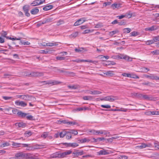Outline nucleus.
<instances>
[{
	"instance_id": "nucleus-22",
	"label": "nucleus",
	"mask_w": 159,
	"mask_h": 159,
	"mask_svg": "<svg viewBox=\"0 0 159 159\" xmlns=\"http://www.w3.org/2000/svg\"><path fill=\"white\" fill-rule=\"evenodd\" d=\"M39 11V9L37 7H35L30 12L33 15H35L38 13Z\"/></svg>"
},
{
	"instance_id": "nucleus-38",
	"label": "nucleus",
	"mask_w": 159,
	"mask_h": 159,
	"mask_svg": "<svg viewBox=\"0 0 159 159\" xmlns=\"http://www.w3.org/2000/svg\"><path fill=\"white\" fill-rule=\"evenodd\" d=\"M148 146V145L145 143H142L140 145L138 146V147L140 148V149H142Z\"/></svg>"
},
{
	"instance_id": "nucleus-48",
	"label": "nucleus",
	"mask_w": 159,
	"mask_h": 159,
	"mask_svg": "<svg viewBox=\"0 0 159 159\" xmlns=\"http://www.w3.org/2000/svg\"><path fill=\"white\" fill-rule=\"evenodd\" d=\"M153 39L152 40H148L146 42V44L148 45H149L152 44L154 43Z\"/></svg>"
},
{
	"instance_id": "nucleus-30",
	"label": "nucleus",
	"mask_w": 159,
	"mask_h": 159,
	"mask_svg": "<svg viewBox=\"0 0 159 159\" xmlns=\"http://www.w3.org/2000/svg\"><path fill=\"white\" fill-rule=\"evenodd\" d=\"M139 33L138 32L134 31L131 32L130 34V36H136L139 35Z\"/></svg>"
},
{
	"instance_id": "nucleus-5",
	"label": "nucleus",
	"mask_w": 159,
	"mask_h": 159,
	"mask_svg": "<svg viewBox=\"0 0 159 159\" xmlns=\"http://www.w3.org/2000/svg\"><path fill=\"white\" fill-rule=\"evenodd\" d=\"M120 59H122L125 61H132V58L129 57L128 56L124 54H120Z\"/></svg>"
},
{
	"instance_id": "nucleus-2",
	"label": "nucleus",
	"mask_w": 159,
	"mask_h": 159,
	"mask_svg": "<svg viewBox=\"0 0 159 159\" xmlns=\"http://www.w3.org/2000/svg\"><path fill=\"white\" fill-rule=\"evenodd\" d=\"M117 99L116 97L112 96H110L105 97L101 99L102 101H109L111 102H113Z\"/></svg>"
},
{
	"instance_id": "nucleus-14",
	"label": "nucleus",
	"mask_w": 159,
	"mask_h": 159,
	"mask_svg": "<svg viewBox=\"0 0 159 159\" xmlns=\"http://www.w3.org/2000/svg\"><path fill=\"white\" fill-rule=\"evenodd\" d=\"M158 27L157 25H153L151 27H149L145 28L144 30L146 31H152L157 30Z\"/></svg>"
},
{
	"instance_id": "nucleus-53",
	"label": "nucleus",
	"mask_w": 159,
	"mask_h": 159,
	"mask_svg": "<svg viewBox=\"0 0 159 159\" xmlns=\"http://www.w3.org/2000/svg\"><path fill=\"white\" fill-rule=\"evenodd\" d=\"M65 57H62L57 56L56 57V59L58 60H62L65 59Z\"/></svg>"
},
{
	"instance_id": "nucleus-11",
	"label": "nucleus",
	"mask_w": 159,
	"mask_h": 159,
	"mask_svg": "<svg viewBox=\"0 0 159 159\" xmlns=\"http://www.w3.org/2000/svg\"><path fill=\"white\" fill-rule=\"evenodd\" d=\"M23 9L25 13V15L28 17L29 16L30 14L28 11L30 9V6L28 5H25L23 7Z\"/></svg>"
},
{
	"instance_id": "nucleus-37",
	"label": "nucleus",
	"mask_w": 159,
	"mask_h": 159,
	"mask_svg": "<svg viewBox=\"0 0 159 159\" xmlns=\"http://www.w3.org/2000/svg\"><path fill=\"white\" fill-rule=\"evenodd\" d=\"M78 33L77 32H76L71 34L70 36V37L75 38L78 36Z\"/></svg>"
},
{
	"instance_id": "nucleus-61",
	"label": "nucleus",
	"mask_w": 159,
	"mask_h": 159,
	"mask_svg": "<svg viewBox=\"0 0 159 159\" xmlns=\"http://www.w3.org/2000/svg\"><path fill=\"white\" fill-rule=\"evenodd\" d=\"M16 125L18 126L19 127H22L23 125V124L22 123H16Z\"/></svg>"
},
{
	"instance_id": "nucleus-26",
	"label": "nucleus",
	"mask_w": 159,
	"mask_h": 159,
	"mask_svg": "<svg viewBox=\"0 0 159 159\" xmlns=\"http://www.w3.org/2000/svg\"><path fill=\"white\" fill-rule=\"evenodd\" d=\"M90 141V140L88 138H85L83 139H81L79 140L81 143H84L86 142H88Z\"/></svg>"
},
{
	"instance_id": "nucleus-41",
	"label": "nucleus",
	"mask_w": 159,
	"mask_h": 159,
	"mask_svg": "<svg viewBox=\"0 0 159 159\" xmlns=\"http://www.w3.org/2000/svg\"><path fill=\"white\" fill-rule=\"evenodd\" d=\"M142 71L143 72H147L150 70V69L148 68L144 67L141 68Z\"/></svg>"
},
{
	"instance_id": "nucleus-25",
	"label": "nucleus",
	"mask_w": 159,
	"mask_h": 159,
	"mask_svg": "<svg viewBox=\"0 0 159 159\" xmlns=\"http://www.w3.org/2000/svg\"><path fill=\"white\" fill-rule=\"evenodd\" d=\"M89 93L91 94L96 95L101 94L102 93V92L99 91L94 90L90 91Z\"/></svg>"
},
{
	"instance_id": "nucleus-59",
	"label": "nucleus",
	"mask_w": 159,
	"mask_h": 159,
	"mask_svg": "<svg viewBox=\"0 0 159 159\" xmlns=\"http://www.w3.org/2000/svg\"><path fill=\"white\" fill-rule=\"evenodd\" d=\"M115 63L113 61H107V63L106 64L107 65H114L115 64Z\"/></svg>"
},
{
	"instance_id": "nucleus-36",
	"label": "nucleus",
	"mask_w": 159,
	"mask_h": 159,
	"mask_svg": "<svg viewBox=\"0 0 159 159\" xmlns=\"http://www.w3.org/2000/svg\"><path fill=\"white\" fill-rule=\"evenodd\" d=\"M48 133L47 132H44L42 135L41 137L43 138L44 139H45L48 136Z\"/></svg>"
},
{
	"instance_id": "nucleus-19",
	"label": "nucleus",
	"mask_w": 159,
	"mask_h": 159,
	"mask_svg": "<svg viewBox=\"0 0 159 159\" xmlns=\"http://www.w3.org/2000/svg\"><path fill=\"white\" fill-rule=\"evenodd\" d=\"M53 6L52 5H47L43 8V10L44 11H47L50 10L52 8Z\"/></svg>"
},
{
	"instance_id": "nucleus-46",
	"label": "nucleus",
	"mask_w": 159,
	"mask_h": 159,
	"mask_svg": "<svg viewBox=\"0 0 159 159\" xmlns=\"http://www.w3.org/2000/svg\"><path fill=\"white\" fill-rule=\"evenodd\" d=\"M153 39L154 42L159 41V36L154 37L153 38Z\"/></svg>"
},
{
	"instance_id": "nucleus-32",
	"label": "nucleus",
	"mask_w": 159,
	"mask_h": 159,
	"mask_svg": "<svg viewBox=\"0 0 159 159\" xmlns=\"http://www.w3.org/2000/svg\"><path fill=\"white\" fill-rule=\"evenodd\" d=\"M131 29L129 28H125L123 29V31L124 33L128 34L130 32Z\"/></svg>"
},
{
	"instance_id": "nucleus-29",
	"label": "nucleus",
	"mask_w": 159,
	"mask_h": 159,
	"mask_svg": "<svg viewBox=\"0 0 159 159\" xmlns=\"http://www.w3.org/2000/svg\"><path fill=\"white\" fill-rule=\"evenodd\" d=\"M79 145L76 143H70L68 144V146L69 147H71L73 148H75V147L78 146Z\"/></svg>"
},
{
	"instance_id": "nucleus-27",
	"label": "nucleus",
	"mask_w": 159,
	"mask_h": 159,
	"mask_svg": "<svg viewBox=\"0 0 159 159\" xmlns=\"http://www.w3.org/2000/svg\"><path fill=\"white\" fill-rule=\"evenodd\" d=\"M13 143L12 144L13 147L15 148H19L20 147V145H21V143H15L14 142H12Z\"/></svg>"
},
{
	"instance_id": "nucleus-54",
	"label": "nucleus",
	"mask_w": 159,
	"mask_h": 159,
	"mask_svg": "<svg viewBox=\"0 0 159 159\" xmlns=\"http://www.w3.org/2000/svg\"><path fill=\"white\" fill-rule=\"evenodd\" d=\"M27 119L29 120H32L33 118V116L31 115H27L26 116Z\"/></svg>"
},
{
	"instance_id": "nucleus-63",
	"label": "nucleus",
	"mask_w": 159,
	"mask_h": 159,
	"mask_svg": "<svg viewBox=\"0 0 159 159\" xmlns=\"http://www.w3.org/2000/svg\"><path fill=\"white\" fill-rule=\"evenodd\" d=\"M128 157L125 155H120V159H127Z\"/></svg>"
},
{
	"instance_id": "nucleus-45",
	"label": "nucleus",
	"mask_w": 159,
	"mask_h": 159,
	"mask_svg": "<svg viewBox=\"0 0 159 159\" xmlns=\"http://www.w3.org/2000/svg\"><path fill=\"white\" fill-rule=\"evenodd\" d=\"M88 109V108L86 107H84L79 108L77 109V110L79 111H81L83 110H86Z\"/></svg>"
},
{
	"instance_id": "nucleus-12",
	"label": "nucleus",
	"mask_w": 159,
	"mask_h": 159,
	"mask_svg": "<svg viewBox=\"0 0 159 159\" xmlns=\"http://www.w3.org/2000/svg\"><path fill=\"white\" fill-rule=\"evenodd\" d=\"M133 16V14L130 11H129L124 15L120 16V19L124 17H126L128 18H131Z\"/></svg>"
},
{
	"instance_id": "nucleus-3",
	"label": "nucleus",
	"mask_w": 159,
	"mask_h": 159,
	"mask_svg": "<svg viewBox=\"0 0 159 159\" xmlns=\"http://www.w3.org/2000/svg\"><path fill=\"white\" fill-rule=\"evenodd\" d=\"M22 99L25 101H35V98L34 97L27 95H24Z\"/></svg>"
},
{
	"instance_id": "nucleus-15",
	"label": "nucleus",
	"mask_w": 159,
	"mask_h": 159,
	"mask_svg": "<svg viewBox=\"0 0 159 159\" xmlns=\"http://www.w3.org/2000/svg\"><path fill=\"white\" fill-rule=\"evenodd\" d=\"M16 105L22 107H26L27 104L25 102L23 101H16L15 102Z\"/></svg>"
},
{
	"instance_id": "nucleus-9",
	"label": "nucleus",
	"mask_w": 159,
	"mask_h": 159,
	"mask_svg": "<svg viewBox=\"0 0 159 159\" xmlns=\"http://www.w3.org/2000/svg\"><path fill=\"white\" fill-rule=\"evenodd\" d=\"M43 72H32L30 74V77L40 76L43 75Z\"/></svg>"
},
{
	"instance_id": "nucleus-23",
	"label": "nucleus",
	"mask_w": 159,
	"mask_h": 159,
	"mask_svg": "<svg viewBox=\"0 0 159 159\" xmlns=\"http://www.w3.org/2000/svg\"><path fill=\"white\" fill-rule=\"evenodd\" d=\"M104 74L107 76H112L114 75L113 72L111 70L107 71L104 73Z\"/></svg>"
},
{
	"instance_id": "nucleus-58",
	"label": "nucleus",
	"mask_w": 159,
	"mask_h": 159,
	"mask_svg": "<svg viewBox=\"0 0 159 159\" xmlns=\"http://www.w3.org/2000/svg\"><path fill=\"white\" fill-rule=\"evenodd\" d=\"M64 132L66 134V135L67 134H71L72 133V129L64 131Z\"/></svg>"
},
{
	"instance_id": "nucleus-8",
	"label": "nucleus",
	"mask_w": 159,
	"mask_h": 159,
	"mask_svg": "<svg viewBox=\"0 0 159 159\" xmlns=\"http://www.w3.org/2000/svg\"><path fill=\"white\" fill-rule=\"evenodd\" d=\"M144 76L152 80H159V77L153 74H150V75H145Z\"/></svg>"
},
{
	"instance_id": "nucleus-20",
	"label": "nucleus",
	"mask_w": 159,
	"mask_h": 159,
	"mask_svg": "<svg viewBox=\"0 0 159 159\" xmlns=\"http://www.w3.org/2000/svg\"><path fill=\"white\" fill-rule=\"evenodd\" d=\"M48 47H52L53 46H57L58 45V43L52 41L51 42L48 43Z\"/></svg>"
},
{
	"instance_id": "nucleus-47",
	"label": "nucleus",
	"mask_w": 159,
	"mask_h": 159,
	"mask_svg": "<svg viewBox=\"0 0 159 159\" xmlns=\"http://www.w3.org/2000/svg\"><path fill=\"white\" fill-rule=\"evenodd\" d=\"M1 34L2 37H6V36L7 34V33L5 31H2V32L1 33Z\"/></svg>"
},
{
	"instance_id": "nucleus-21",
	"label": "nucleus",
	"mask_w": 159,
	"mask_h": 159,
	"mask_svg": "<svg viewBox=\"0 0 159 159\" xmlns=\"http://www.w3.org/2000/svg\"><path fill=\"white\" fill-rule=\"evenodd\" d=\"M15 156L16 158H22L25 157V155L22 152H18L15 155Z\"/></svg>"
},
{
	"instance_id": "nucleus-44",
	"label": "nucleus",
	"mask_w": 159,
	"mask_h": 159,
	"mask_svg": "<svg viewBox=\"0 0 159 159\" xmlns=\"http://www.w3.org/2000/svg\"><path fill=\"white\" fill-rule=\"evenodd\" d=\"M153 83L149 82H143L142 83V84L143 85L150 86Z\"/></svg>"
},
{
	"instance_id": "nucleus-35",
	"label": "nucleus",
	"mask_w": 159,
	"mask_h": 159,
	"mask_svg": "<svg viewBox=\"0 0 159 159\" xmlns=\"http://www.w3.org/2000/svg\"><path fill=\"white\" fill-rule=\"evenodd\" d=\"M10 145V144L8 142H5L3 143L1 145V147L2 148H3L6 146H8Z\"/></svg>"
},
{
	"instance_id": "nucleus-4",
	"label": "nucleus",
	"mask_w": 159,
	"mask_h": 159,
	"mask_svg": "<svg viewBox=\"0 0 159 159\" xmlns=\"http://www.w3.org/2000/svg\"><path fill=\"white\" fill-rule=\"evenodd\" d=\"M72 151L71 150H69L66 151L65 152L60 153L59 152V157L60 158H63L66 157L67 155H69L72 153Z\"/></svg>"
},
{
	"instance_id": "nucleus-13",
	"label": "nucleus",
	"mask_w": 159,
	"mask_h": 159,
	"mask_svg": "<svg viewBox=\"0 0 159 159\" xmlns=\"http://www.w3.org/2000/svg\"><path fill=\"white\" fill-rule=\"evenodd\" d=\"M43 82L45 84H51V85L58 84L60 83V82L55 80H49L48 81H44Z\"/></svg>"
},
{
	"instance_id": "nucleus-10",
	"label": "nucleus",
	"mask_w": 159,
	"mask_h": 159,
	"mask_svg": "<svg viewBox=\"0 0 159 159\" xmlns=\"http://www.w3.org/2000/svg\"><path fill=\"white\" fill-rule=\"evenodd\" d=\"M144 99L148 100H155L157 98L152 97L151 95H143L142 98Z\"/></svg>"
},
{
	"instance_id": "nucleus-16",
	"label": "nucleus",
	"mask_w": 159,
	"mask_h": 159,
	"mask_svg": "<svg viewBox=\"0 0 159 159\" xmlns=\"http://www.w3.org/2000/svg\"><path fill=\"white\" fill-rule=\"evenodd\" d=\"M51 158H60L59 152H56L50 155Z\"/></svg>"
},
{
	"instance_id": "nucleus-42",
	"label": "nucleus",
	"mask_w": 159,
	"mask_h": 159,
	"mask_svg": "<svg viewBox=\"0 0 159 159\" xmlns=\"http://www.w3.org/2000/svg\"><path fill=\"white\" fill-rule=\"evenodd\" d=\"M83 99L84 100H91L92 99V97L91 96H85L83 97Z\"/></svg>"
},
{
	"instance_id": "nucleus-64",
	"label": "nucleus",
	"mask_w": 159,
	"mask_h": 159,
	"mask_svg": "<svg viewBox=\"0 0 159 159\" xmlns=\"http://www.w3.org/2000/svg\"><path fill=\"white\" fill-rule=\"evenodd\" d=\"M152 53H153L155 55L159 54V50H154L152 52Z\"/></svg>"
},
{
	"instance_id": "nucleus-39",
	"label": "nucleus",
	"mask_w": 159,
	"mask_h": 159,
	"mask_svg": "<svg viewBox=\"0 0 159 159\" xmlns=\"http://www.w3.org/2000/svg\"><path fill=\"white\" fill-rule=\"evenodd\" d=\"M59 134L61 138H63L66 135V134L65 132L64 131L60 132Z\"/></svg>"
},
{
	"instance_id": "nucleus-34",
	"label": "nucleus",
	"mask_w": 159,
	"mask_h": 159,
	"mask_svg": "<svg viewBox=\"0 0 159 159\" xmlns=\"http://www.w3.org/2000/svg\"><path fill=\"white\" fill-rule=\"evenodd\" d=\"M20 42L22 45H29L30 44V43L28 41H24L23 40H21Z\"/></svg>"
},
{
	"instance_id": "nucleus-40",
	"label": "nucleus",
	"mask_w": 159,
	"mask_h": 159,
	"mask_svg": "<svg viewBox=\"0 0 159 159\" xmlns=\"http://www.w3.org/2000/svg\"><path fill=\"white\" fill-rule=\"evenodd\" d=\"M30 73L28 72L25 71L22 72V75L23 76H27L30 77Z\"/></svg>"
},
{
	"instance_id": "nucleus-62",
	"label": "nucleus",
	"mask_w": 159,
	"mask_h": 159,
	"mask_svg": "<svg viewBox=\"0 0 159 159\" xmlns=\"http://www.w3.org/2000/svg\"><path fill=\"white\" fill-rule=\"evenodd\" d=\"M111 2H105L103 3V6H109L110 5Z\"/></svg>"
},
{
	"instance_id": "nucleus-57",
	"label": "nucleus",
	"mask_w": 159,
	"mask_h": 159,
	"mask_svg": "<svg viewBox=\"0 0 159 159\" xmlns=\"http://www.w3.org/2000/svg\"><path fill=\"white\" fill-rule=\"evenodd\" d=\"M2 98L5 100H8L11 98V97L8 96H3Z\"/></svg>"
},
{
	"instance_id": "nucleus-18",
	"label": "nucleus",
	"mask_w": 159,
	"mask_h": 159,
	"mask_svg": "<svg viewBox=\"0 0 159 159\" xmlns=\"http://www.w3.org/2000/svg\"><path fill=\"white\" fill-rule=\"evenodd\" d=\"M28 114L24 113L21 111H19L17 113L18 116L20 117L24 118Z\"/></svg>"
},
{
	"instance_id": "nucleus-50",
	"label": "nucleus",
	"mask_w": 159,
	"mask_h": 159,
	"mask_svg": "<svg viewBox=\"0 0 159 159\" xmlns=\"http://www.w3.org/2000/svg\"><path fill=\"white\" fill-rule=\"evenodd\" d=\"M93 30H86L84 31V32L83 33L84 34H86L89 33L90 32H93Z\"/></svg>"
},
{
	"instance_id": "nucleus-31",
	"label": "nucleus",
	"mask_w": 159,
	"mask_h": 159,
	"mask_svg": "<svg viewBox=\"0 0 159 159\" xmlns=\"http://www.w3.org/2000/svg\"><path fill=\"white\" fill-rule=\"evenodd\" d=\"M84 154V151H81L79 152H77L74 153L75 155L77 157L81 156Z\"/></svg>"
},
{
	"instance_id": "nucleus-24",
	"label": "nucleus",
	"mask_w": 159,
	"mask_h": 159,
	"mask_svg": "<svg viewBox=\"0 0 159 159\" xmlns=\"http://www.w3.org/2000/svg\"><path fill=\"white\" fill-rule=\"evenodd\" d=\"M12 108L11 107H8V108H6L4 109V112H5V113L7 114H11V112L10 111L12 109Z\"/></svg>"
},
{
	"instance_id": "nucleus-1",
	"label": "nucleus",
	"mask_w": 159,
	"mask_h": 159,
	"mask_svg": "<svg viewBox=\"0 0 159 159\" xmlns=\"http://www.w3.org/2000/svg\"><path fill=\"white\" fill-rule=\"evenodd\" d=\"M94 135H98L99 134H103L107 136L108 134H109V132L108 131L105 130H95L93 129L90 131Z\"/></svg>"
},
{
	"instance_id": "nucleus-55",
	"label": "nucleus",
	"mask_w": 159,
	"mask_h": 159,
	"mask_svg": "<svg viewBox=\"0 0 159 159\" xmlns=\"http://www.w3.org/2000/svg\"><path fill=\"white\" fill-rule=\"evenodd\" d=\"M154 145L156 150H158L159 149V145L158 143H154Z\"/></svg>"
},
{
	"instance_id": "nucleus-6",
	"label": "nucleus",
	"mask_w": 159,
	"mask_h": 159,
	"mask_svg": "<svg viewBox=\"0 0 159 159\" xmlns=\"http://www.w3.org/2000/svg\"><path fill=\"white\" fill-rule=\"evenodd\" d=\"M86 20L85 18L84 17L81 18L77 21H76L74 24L75 26H78L84 22Z\"/></svg>"
},
{
	"instance_id": "nucleus-52",
	"label": "nucleus",
	"mask_w": 159,
	"mask_h": 159,
	"mask_svg": "<svg viewBox=\"0 0 159 159\" xmlns=\"http://www.w3.org/2000/svg\"><path fill=\"white\" fill-rule=\"evenodd\" d=\"M13 114H17V113L19 112V111L16 109H13L11 111Z\"/></svg>"
},
{
	"instance_id": "nucleus-33",
	"label": "nucleus",
	"mask_w": 159,
	"mask_h": 159,
	"mask_svg": "<svg viewBox=\"0 0 159 159\" xmlns=\"http://www.w3.org/2000/svg\"><path fill=\"white\" fill-rule=\"evenodd\" d=\"M130 78L134 79H139V77L136 75L134 74H130Z\"/></svg>"
},
{
	"instance_id": "nucleus-17",
	"label": "nucleus",
	"mask_w": 159,
	"mask_h": 159,
	"mask_svg": "<svg viewBox=\"0 0 159 159\" xmlns=\"http://www.w3.org/2000/svg\"><path fill=\"white\" fill-rule=\"evenodd\" d=\"M98 154L99 155H106L109 154L108 152H107L106 150H101L99 152H98Z\"/></svg>"
},
{
	"instance_id": "nucleus-43",
	"label": "nucleus",
	"mask_w": 159,
	"mask_h": 159,
	"mask_svg": "<svg viewBox=\"0 0 159 159\" xmlns=\"http://www.w3.org/2000/svg\"><path fill=\"white\" fill-rule=\"evenodd\" d=\"M7 39H9L12 40H20V38H12L11 37H7Z\"/></svg>"
},
{
	"instance_id": "nucleus-60",
	"label": "nucleus",
	"mask_w": 159,
	"mask_h": 159,
	"mask_svg": "<svg viewBox=\"0 0 159 159\" xmlns=\"http://www.w3.org/2000/svg\"><path fill=\"white\" fill-rule=\"evenodd\" d=\"M122 75L125 77H129L130 76V74L129 73H123Z\"/></svg>"
},
{
	"instance_id": "nucleus-56",
	"label": "nucleus",
	"mask_w": 159,
	"mask_h": 159,
	"mask_svg": "<svg viewBox=\"0 0 159 159\" xmlns=\"http://www.w3.org/2000/svg\"><path fill=\"white\" fill-rule=\"evenodd\" d=\"M126 24V21L125 20H120V25H124Z\"/></svg>"
},
{
	"instance_id": "nucleus-7",
	"label": "nucleus",
	"mask_w": 159,
	"mask_h": 159,
	"mask_svg": "<svg viewBox=\"0 0 159 159\" xmlns=\"http://www.w3.org/2000/svg\"><path fill=\"white\" fill-rule=\"evenodd\" d=\"M45 0H36L33 1L31 4L32 6H38L43 3Z\"/></svg>"
},
{
	"instance_id": "nucleus-28",
	"label": "nucleus",
	"mask_w": 159,
	"mask_h": 159,
	"mask_svg": "<svg viewBox=\"0 0 159 159\" xmlns=\"http://www.w3.org/2000/svg\"><path fill=\"white\" fill-rule=\"evenodd\" d=\"M32 134L31 132L30 131H26L24 134L25 137H28L30 136Z\"/></svg>"
},
{
	"instance_id": "nucleus-49",
	"label": "nucleus",
	"mask_w": 159,
	"mask_h": 159,
	"mask_svg": "<svg viewBox=\"0 0 159 159\" xmlns=\"http://www.w3.org/2000/svg\"><path fill=\"white\" fill-rule=\"evenodd\" d=\"M101 107L102 108H110L111 107V106L108 105H102Z\"/></svg>"
},
{
	"instance_id": "nucleus-51",
	"label": "nucleus",
	"mask_w": 159,
	"mask_h": 159,
	"mask_svg": "<svg viewBox=\"0 0 159 159\" xmlns=\"http://www.w3.org/2000/svg\"><path fill=\"white\" fill-rule=\"evenodd\" d=\"M68 123V124H70V125H76L77 126L79 125L78 123H77V122H76L75 121L69 122Z\"/></svg>"
}]
</instances>
